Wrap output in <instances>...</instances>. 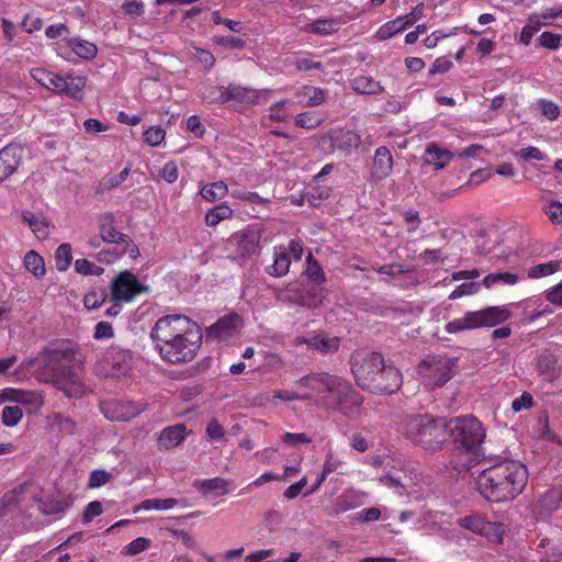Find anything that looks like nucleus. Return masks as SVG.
I'll return each instance as SVG.
<instances>
[{
  "label": "nucleus",
  "mask_w": 562,
  "mask_h": 562,
  "mask_svg": "<svg viewBox=\"0 0 562 562\" xmlns=\"http://www.w3.org/2000/svg\"><path fill=\"white\" fill-rule=\"evenodd\" d=\"M234 211L226 203H221L212 209H210L204 216V222L206 226L215 227L222 221L228 220L233 216Z\"/></svg>",
  "instance_id": "obj_37"
},
{
  "label": "nucleus",
  "mask_w": 562,
  "mask_h": 562,
  "mask_svg": "<svg viewBox=\"0 0 562 562\" xmlns=\"http://www.w3.org/2000/svg\"><path fill=\"white\" fill-rule=\"evenodd\" d=\"M331 188L328 184H323L321 181L312 179L304 191V199L311 205H317L318 201L329 198Z\"/></svg>",
  "instance_id": "obj_32"
},
{
  "label": "nucleus",
  "mask_w": 562,
  "mask_h": 562,
  "mask_svg": "<svg viewBox=\"0 0 562 562\" xmlns=\"http://www.w3.org/2000/svg\"><path fill=\"white\" fill-rule=\"evenodd\" d=\"M392 169L393 157L390 149L385 146L378 147L370 168L371 178L375 181H382L391 175Z\"/></svg>",
  "instance_id": "obj_21"
},
{
  "label": "nucleus",
  "mask_w": 562,
  "mask_h": 562,
  "mask_svg": "<svg viewBox=\"0 0 562 562\" xmlns=\"http://www.w3.org/2000/svg\"><path fill=\"white\" fill-rule=\"evenodd\" d=\"M200 194L205 201L213 203L228 194V186L222 180L206 183L201 188Z\"/></svg>",
  "instance_id": "obj_36"
},
{
  "label": "nucleus",
  "mask_w": 562,
  "mask_h": 562,
  "mask_svg": "<svg viewBox=\"0 0 562 562\" xmlns=\"http://www.w3.org/2000/svg\"><path fill=\"white\" fill-rule=\"evenodd\" d=\"M402 431L409 441L427 450L439 449L446 441L445 420L428 414L406 416L402 420Z\"/></svg>",
  "instance_id": "obj_5"
},
{
  "label": "nucleus",
  "mask_w": 562,
  "mask_h": 562,
  "mask_svg": "<svg viewBox=\"0 0 562 562\" xmlns=\"http://www.w3.org/2000/svg\"><path fill=\"white\" fill-rule=\"evenodd\" d=\"M380 484L393 490L398 495L409 494L417 484V474L401 470L396 473H386L379 479Z\"/></svg>",
  "instance_id": "obj_20"
},
{
  "label": "nucleus",
  "mask_w": 562,
  "mask_h": 562,
  "mask_svg": "<svg viewBox=\"0 0 562 562\" xmlns=\"http://www.w3.org/2000/svg\"><path fill=\"white\" fill-rule=\"evenodd\" d=\"M105 290H92L85 295L83 305L87 310H97L105 302Z\"/></svg>",
  "instance_id": "obj_55"
},
{
  "label": "nucleus",
  "mask_w": 562,
  "mask_h": 562,
  "mask_svg": "<svg viewBox=\"0 0 562 562\" xmlns=\"http://www.w3.org/2000/svg\"><path fill=\"white\" fill-rule=\"evenodd\" d=\"M510 310L505 306H490L479 311H468L461 317L454 318L445 325V330L458 335L467 330L485 327H495L512 317Z\"/></svg>",
  "instance_id": "obj_6"
},
{
  "label": "nucleus",
  "mask_w": 562,
  "mask_h": 562,
  "mask_svg": "<svg viewBox=\"0 0 562 562\" xmlns=\"http://www.w3.org/2000/svg\"><path fill=\"white\" fill-rule=\"evenodd\" d=\"M148 292V286L138 281L128 270L122 271L111 285L112 300L116 302H131L137 295Z\"/></svg>",
  "instance_id": "obj_13"
},
{
  "label": "nucleus",
  "mask_w": 562,
  "mask_h": 562,
  "mask_svg": "<svg viewBox=\"0 0 562 562\" xmlns=\"http://www.w3.org/2000/svg\"><path fill=\"white\" fill-rule=\"evenodd\" d=\"M295 98L303 106H316L325 101V92L317 87L304 86L295 92Z\"/></svg>",
  "instance_id": "obj_29"
},
{
  "label": "nucleus",
  "mask_w": 562,
  "mask_h": 562,
  "mask_svg": "<svg viewBox=\"0 0 562 562\" xmlns=\"http://www.w3.org/2000/svg\"><path fill=\"white\" fill-rule=\"evenodd\" d=\"M405 30L406 29L403 26L400 18L397 16L394 20L389 21V22L384 23L383 25H381L374 33V38L378 41H385Z\"/></svg>",
  "instance_id": "obj_44"
},
{
  "label": "nucleus",
  "mask_w": 562,
  "mask_h": 562,
  "mask_svg": "<svg viewBox=\"0 0 562 562\" xmlns=\"http://www.w3.org/2000/svg\"><path fill=\"white\" fill-rule=\"evenodd\" d=\"M150 337L160 357L173 364L191 361L202 340L198 324L180 314L158 318Z\"/></svg>",
  "instance_id": "obj_1"
},
{
  "label": "nucleus",
  "mask_w": 562,
  "mask_h": 562,
  "mask_svg": "<svg viewBox=\"0 0 562 562\" xmlns=\"http://www.w3.org/2000/svg\"><path fill=\"white\" fill-rule=\"evenodd\" d=\"M143 136L147 145L158 147L166 138V131L160 125H153L144 132Z\"/></svg>",
  "instance_id": "obj_52"
},
{
  "label": "nucleus",
  "mask_w": 562,
  "mask_h": 562,
  "mask_svg": "<svg viewBox=\"0 0 562 562\" xmlns=\"http://www.w3.org/2000/svg\"><path fill=\"white\" fill-rule=\"evenodd\" d=\"M345 464L344 460L335 454L333 451H328L325 456L323 471L325 474H330L338 471Z\"/></svg>",
  "instance_id": "obj_62"
},
{
  "label": "nucleus",
  "mask_w": 562,
  "mask_h": 562,
  "mask_svg": "<svg viewBox=\"0 0 562 562\" xmlns=\"http://www.w3.org/2000/svg\"><path fill=\"white\" fill-rule=\"evenodd\" d=\"M307 267L305 270L306 277L314 281L317 284H321L325 281V276L323 268L315 261L311 254H308L307 258Z\"/></svg>",
  "instance_id": "obj_56"
},
{
  "label": "nucleus",
  "mask_w": 562,
  "mask_h": 562,
  "mask_svg": "<svg viewBox=\"0 0 562 562\" xmlns=\"http://www.w3.org/2000/svg\"><path fill=\"white\" fill-rule=\"evenodd\" d=\"M100 237L104 243L123 244L128 237L115 227V218L112 213H104L99 217Z\"/></svg>",
  "instance_id": "obj_25"
},
{
  "label": "nucleus",
  "mask_w": 562,
  "mask_h": 562,
  "mask_svg": "<svg viewBox=\"0 0 562 562\" xmlns=\"http://www.w3.org/2000/svg\"><path fill=\"white\" fill-rule=\"evenodd\" d=\"M341 25L339 19H318L305 26V31L321 36H328L336 33Z\"/></svg>",
  "instance_id": "obj_30"
},
{
  "label": "nucleus",
  "mask_w": 562,
  "mask_h": 562,
  "mask_svg": "<svg viewBox=\"0 0 562 562\" xmlns=\"http://www.w3.org/2000/svg\"><path fill=\"white\" fill-rule=\"evenodd\" d=\"M202 99L209 103L225 102V88L212 85L203 86L200 89Z\"/></svg>",
  "instance_id": "obj_51"
},
{
  "label": "nucleus",
  "mask_w": 562,
  "mask_h": 562,
  "mask_svg": "<svg viewBox=\"0 0 562 562\" xmlns=\"http://www.w3.org/2000/svg\"><path fill=\"white\" fill-rule=\"evenodd\" d=\"M481 284L479 282H465L458 285L450 294L449 300H458L462 296L473 295L479 292Z\"/></svg>",
  "instance_id": "obj_57"
},
{
  "label": "nucleus",
  "mask_w": 562,
  "mask_h": 562,
  "mask_svg": "<svg viewBox=\"0 0 562 562\" xmlns=\"http://www.w3.org/2000/svg\"><path fill=\"white\" fill-rule=\"evenodd\" d=\"M5 403L23 407L27 414H32L44 405V398L37 391L5 387L0 391V404Z\"/></svg>",
  "instance_id": "obj_14"
},
{
  "label": "nucleus",
  "mask_w": 562,
  "mask_h": 562,
  "mask_svg": "<svg viewBox=\"0 0 562 562\" xmlns=\"http://www.w3.org/2000/svg\"><path fill=\"white\" fill-rule=\"evenodd\" d=\"M241 325L243 321L239 315H225L206 329V338L218 341H228L236 336Z\"/></svg>",
  "instance_id": "obj_19"
},
{
  "label": "nucleus",
  "mask_w": 562,
  "mask_h": 562,
  "mask_svg": "<svg viewBox=\"0 0 562 562\" xmlns=\"http://www.w3.org/2000/svg\"><path fill=\"white\" fill-rule=\"evenodd\" d=\"M452 157V153L448 149L430 144L426 148L424 160L425 164L434 166L436 169H442L449 165Z\"/></svg>",
  "instance_id": "obj_28"
},
{
  "label": "nucleus",
  "mask_w": 562,
  "mask_h": 562,
  "mask_svg": "<svg viewBox=\"0 0 562 562\" xmlns=\"http://www.w3.org/2000/svg\"><path fill=\"white\" fill-rule=\"evenodd\" d=\"M385 363L381 353L370 350H357L351 355L350 367L357 384L368 390L375 374Z\"/></svg>",
  "instance_id": "obj_11"
},
{
  "label": "nucleus",
  "mask_w": 562,
  "mask_h": 562,
  "mask_svg": "<svg viewBox=\"0 0 562 562\" xmlns=\"http://www.w3.org/2000/svg\"><path fill=\"white\" fill-rule=\"evenodd\" d=\"M150 540L146 537H138L131 541L124 549V552L128 555H136L144 552L150 547Z\"/></svg>",
  "instance_id": "obj_63"
},
{
  "label": "nucleus",
  "mask_w": 562,
  "mask_h": 562,
  "mask_svg": "<svg viewBox=\"0 0 562 562\" xmlns=\"http://www.w3.org/2000/svg\"><path fill=\"white\" fill-rule=\"evenodd\" d=\"M547 25H549V22L540 21L539 14H530L527 24L520 31L519 43L522 44L524 46L530 45L535 34L538 33L542 26Z\"/></svg>",
  "instance_id": "obj_35"
},
{
  "label": "nucleus",
  "mask_w": 562,
  "mask_h": 562,
  "mask_svg": "<svg viewBox=\"0 0 562 562\" xmlns=\"http://www.w3.org/2000/svg\"><path fill=\"white\" fill-rule=\"evenodd\" d=\"M561 268V263L558 260H550L543 263L531 266L527 269V277L529 279H540L549 277Z\"/></svg>",
  "instance_id": "obj_41"
},
{
  "label": "nucleus",
  "mask_w": 562,
  "mask_h": 562,
  "mask_svg": "<svg viewBox=\"0 0 562 562\" xmlns=\"http://www.w3.org/2000/svg\"><path fill=\"white\" fill-rule=\"evenodd\" d=\"M538 106L541 110V114L549 121H554L560 116V106L547 99H539L537 102Z\"/></svg>",
  "instance_id": "obj_58"
},
{
  "label": "nucleus",
  "mask_w": 562,
  "mask_h": 562,
  "mask_svg": "<svg viewBox=\"0 0 562 562\" xmlns=\"http://www.w3.org/2000/svg\"><path fill=\"white\" fill-rule=\"evenodd\" d=\"M352 89L362 94H375L382 91L379 81L368 76H358L352 81Z\"/></svg>",
  "instance_id": "obj_42"
},
{
  "label": "nucleus",
  "mask_w": 562,
  "mask_h": 562,
  "mask_svg": "<svg viewBox=\"0 0 562 562\" xmlns=\"http://www.w3.org/2000/svg\"><path fill=\"white\" fill-rule=\"evenodd\" d=\"M188 437V430L184 424H176L166 427L158 436V447L160 450H169L181 445Z\"/></svg>",
  "instance_id": "obj_24"
},
{
  "label": "nucleus",
  "mask_w": 562,
  "mask_h": 562,
  "mask_svg": "<svg viewBox=\"0 0 562 562\" xmlns=\"http://www.w3.org/2000/svg\"><path fill=\"white\" fill-rule=\"evenodd\" d=\"M23 418V409L18 405H7L2 409L1 422L7 427L16 426Z\"/></svg>",
  "instance_id": "obj_48"
},
{
  "label": "nucleus",
  "mask_w": 562,
  "mask_h": 562,
  "mask_svg": "<svg viewBox=\"0 0 562 562\" xmlns=\"http://www.w3.org/2000/svg\"><path fill=\"white\" fill-rule=\"evenodd\" d=\"M446 434L467 452H474L485 438V430L481 422L473 416H459L445 422Z\"/></svg>",
  "instance_id": "obj_7"
},
{
  "label": "nucleus",
  "mask_w": 562,
  "mask_h": 562,
  "mask_svg": "<svg viewBox=\"0 0 562 562\" xmlns=\"http://www.w3.org/2000/svg\"><path fill=\"white\" fill-rule=\"evenodd\" d=\"M562 499V491L560 488H551L540 498L536 515L538 519H546L550 516L560 505Z\"/></svg>",
  "instance_id": "obj_26"
},
{
  "label": "nucleus",
  "mask_w": 562,
  "mask_h": 562,
  "mask_svg": "<svg viewBox=\"0 0 562 562\" xmlns=\"http://www.w3.org/2000/svg\"><path fill=\"white\" fill-rule=\"evenodd\" d=\"M519 280L518 276L510 272L490 273L484 279L482 284L490 289L497 283L513 285Z\"/></svg>",
  "instance_id": "obj_47"
},
{
  "label": "nucleus",
  "mask_w": 562,
  "mask_h": 562,
  "mask_svg": "<svg viewBox=\"0 0 562 562\" xmlns=\"http://www.w3.org/2000/svg\"><path fill=\"white\" fill-rule=\"evenodd\" d=\"M323 117L314 111L303 112L295 116V124L302 128L313 130L319 126Z\"/></svg>",
  "instance_id": "obj_50"
},
{
  "label": "nucleus",
  "mask_w": 562,
  "mask_h": 562,
  "mask_svg": "<svg viewBox=\"0 0 562 562\" xmlns=\"http://www.w3.org/2000/svg\"><path fill=\"white\" fill-rule=\"evenodd\" d=\"M132 367V355L117 346L109 347L97 363V371L103 376L125 375Z\"/></svg>",
  "instance_id": "obj_12"
},
{
  "label": "nucleus",
  "mask_w": 562,
  "mask_h": 562,
  "mask_svg": "<svg viewBox=\"0 0 562 562\" xmlns=\"http://www.w3.org/2000/svg\"><path fill=\"white\" fill-rule=\"evenodd\" d=\"M561 41L562 36L560 34L552 33L549 31L541 33V35L538 38V43L541 47L551 50L558 49L561 45Z\"/></svg>",
  "instance_id": "obj_60"
},
{
  "label": "nucleus",
  "mask_w": 562,
  "mask_h": 562,
  "mask_svg": "<svg viewBox=\"0 0 562 562\" xmlns=\"http://www.w3.org/2000/svg\"><path fill=\"white\" fill-rule=\"evenodd\" d=\"M299 384L322 394V406L338 411L349 418L360 415L363 397L345 379L322 372L301 378Z\"/></svg>",
  "instance_id": "obj_3"
},
{
  "label": "nucleus",
  "mask_w": 562,
  "mask_h": 562,
  "mask_svg": "<svg viewBox=\"0 0 562 562\" xmlns=\"http://www.w3.org/2000/svg\"><path fill=\"white\" fill-rule=\"evenodd\" d=\"M262 229L248 226L235 232L226 240V250L234 261L245 263L255 259L261 251Z\"/></svg>",
  "instance_id": "obj_9"
},
{
  "label": "nucleus",
  "mask_w": 562,
  "mask_h": 562,
  "mask_svg": "<svg viewBox=\"0 0 562 562\" xmlns=\"http://www.w3.org/2000/svg\"><path fill=\"white\" fill-rule=\"evenodd\" d=\"M232 198L249 202L251 204H263L267 202L266 199L261 198L257 192L247 191L244 189H233L228 191Z\"/></svg>",
  "instance_id": "obj_59"
},
{
  "label": "nucleus",
  "mask_w": 562,
  "mask_h": 562,
  "mask_svg": "<svg viewBox=\"0 0 562 562\" xmlns=\"http://www.w3.org/2000/svg\"><path fill=\"white\" fill-rule=\"evenodd\" d=\"M225 93V101L236 100L239 102H252L257 98V91L235 85L226 87Z\"/></svg>",
  "instance_id": "obj_43"
},
{
  "label": "nucleus",
  "mask_w": 562,
  "mask_h": 562,
  "mask_svg": "<svg viewBox=\"0 0 562 562\" xmlns=\"http://www.w3.org/2000/svg\"><path fill=\"white\" fill-rule=\"evenodd\" d=\"M77 356L76 348L59 344L46 348L40 358L53 384L68 397H81L85 394V386L76 371Z\"/></svg>",
  "instance_id": "obj_4"
},
{
  "label": "nucleus",
  "mask_w": 562,
  "mask_h": 562,
  "mask_svg": "<svg viewBox=\"0 0 562 562\" xmlns=\"http://www.w3.org/2000/svg\"><path fill=\"white\" fill-rule=\"evenodd\" d=\"M55 50L65 60H71L74 56L90 60L98 54L95 44L81 37L63 38L55 44Z\"/></svg>",
  "instance_id": "obj_15"
},
{
  "label": "nucleus",
  "mask_w": 562,
  "mask_h": 562,
  "mask_svg": "<svg viewBox=\"0 0 562 562\" xmlns=\"http://www.w3.org/2000/svg\"><path fill=\"white\" fill-rule=\"evenodd\" d=\"M200 488L203 492H215L216 495H224L227 493V482L222 477L207 479L200 483Z\"/></svg>",
  "instance_id": "obj_53"
},
{
  "label": "nucleus",
  "mask_w": 562,
  "mask_h": 562,
  "mask_svg": "<svg viewBox=\"0 0 562 562\" xmlns=\"http://www.w3.org/2000/svg\"><path fill=\"white\" fill-rule=\"evenodd\" d=\"M21 217L37 239L44 240L50 234V223L42 212L24 210Z\"/></svg>",
  "instance_id": "obj_23"
},
{
  "label": "nucleus",
  "mask_w": 562,
  "mask_h": 562,
  "mask_svg": "<svg viewBox=\"0 0 562 562\" xmlns=\"http://www.w3.org/2000/svg\"><path fill=\"white\" fill-rule=\"evenodd\" d=\"M178 505V499L176 498H148L139 503L133 508V513H138L140 510H169Z\"/></svg>",
  "instance_id": "obj_40"
},
{
  "label": "nucleus",
  "mask_w": 562,
  "mask_h": 562,
  "mask_svg": "<svg viewBox=\"0 0 562 562\" xmlns=\"http://www.w3.org/2000/svg\"><path fill=\"white\" fill-rule=\"evenodd\" d=\"M543 212L553 225H562V202L551 200L543 206Z\"/></svg>",
  "instance_id": "obj_54"
},
{
  "label": "nucleus",
  "mask_w": 562,
  "mask_h": 562,
  "mask_svg": "<svg viewBox=\"0 0 562 562\" xmlns=\"http://www.w3.org/2000/svg\"><path fill=\"white\" fill-rule=\"evenodd\" d=\"M23 265L37 279L43 278L46 273L44 259L35 250H30L25 254Z\"/></svg>",
  "instance_id": "obj_38"
},
{
  "label": "nucleus",
  "mask_w": 562,
  "mask_h": 562,
  "mask_svg": "<svg viewBox=\"0 0 562 562\" xmlns=\"http://www.w3.org/2000/svg\"><path fill=\"white\" fill-rule=\"evenodd\" d=\"M75 271L81 276L100 277L104 273V269L88 259H77L74 263Z\"/></svg>",
  "instance_id": "obj_49"
},
{
  "label": "nucleus",
  "mask_w": 562,
  "mask_h": 562,
  "mask_svg": "<svg viewBox=\"0 0 562 562\" xmlns=\"http://www.w3.org/2000/svg\"><path fill=\"white\" fill-rule=\"evenodd\" d=\"M402 383L403 376L400 370L392 364L384 363L375 374L368 391L381 395L393 394L401 387Z\"/></svg>",
  "instance_id": "obj_16"
},
{
  "label": "nucleus",
  "mask_w": 562,
  "mask_h": 562,
  "mask_svg": "<svg viewBox=\"0 0 562 562\" xmlns=\"http://www.w3.org/2000/svg\"><path fill=\"white\" fill-rule=\"evenodd\" d=\"M458 361L456 357H426L417 368L422 383L428 389L442 386L453 376Z\"/></svg>",
  "instance_id": "obj_10"
},
{
  "label": "nucleus",
  "mask_w": 562,
  "mask_h": 562,
  "mask_svg": "<svg viewBox=\"0 0 562 562\" xmlns=\"http://www.w3.org/2000/svg\"><path fill=\"white\" fill-rule=\"evenodd\" d=\"M31 77L47 90L65 94L74 99L79 98L87 83V78L82 75L69 72L63 76L57 72L48 71L44 68L32 69Z\"/></svg>",
  "instance_id": "obj_8"
},
{
  "label": "nucleus",
  "mask_w": 562,
  "mask_h": 562,
  "mask_svg": "<svg viewBox=\"0 0 562 562\" xmlns=\"http://www.w3.org/2000/svg\"><path fill=\"white\" fill-rule=\"evenodd\" d=\"M331 139L334 146L345 151L356 149L361 142L360 136L350 130L336 132Z\"/></svg>",
  "instance_id": "obj_34"
},
{
  "label": "nucleus",
  "mask_w": 562,
  "mask_h": 562,
  "mask_svg": "<svg viewBox=\"0 0 562 562\" xmlns=\"http://www.w3.org/2000/svg\"><path fill=\"white\" fill-rule=\"evenodd\" d=\"M544 297L554 306L562 307V281L544 292Z\"/></svg>",
  "instance_id": "obj_64"
},
{
  "label": "nucleus",
  "mask_w": 562,
  "mask_h": 562,
  "mask_svg": "<svg viewBox=\"0 0 562 562\" xmlns=\"http://www.w3.org/2000/svg\"><path fill=\"white\" fill-rule=\"evenodd\" d=\"M538 369L543 379L548 381L557 379L560 372L558 360L552 355H541L538 360Z\"/></svg>",
  "instance_id": "obj_39"
},
{
  "label": "nucleus",
  "mask_w": 562,
  "mask_h": 562,
  "mask_svg": "<svg viewBox=\"0 0 562 562\" xmlns=\"http://www.w3.org/2000/svg\"><path fill=\"white\" fill-rule=\"evenodd\" d=\"M308 347L323 353H330L338 350L339 339L325 334H317L310 337Z\"/></svg>",
  "instance_id": "obj_33"
},
{
  "label": "nucleus",
  "mask_w": 562,
  "mask_h": 562,
  "mask_svg": "<svg viewBox=\"0 0 562 562\" xmlns=\"http://www.w3.org/2000/svg\"><path fill=\"white\" fill-rule=\"evenodd\" d=\"M100 408L104 417L112 422H127L139 415L144 407L134 402H122L116 400L103 401Z\"/></svg>",
  "instance_id": "obj_17"
},
{
  "label": "nucleus",
  "mask_w": 562,
  "mask_h": 562,
  "mask_svg": "<svg viewBox=\"0 0 562 562\" xmlns=\"http://www.w3.org/2000/svg\"><path fill=\"white\" fill-rule=\"evenodd\" d=\"M130 173H131V166L128 165L121 172H119L116 175L105 176L99 184V191L103 192V191H109L114 188H117L127 179Z\"/></svg>",
  "instance_id": "obj_46"
},
{
  "label": "nucleus",
  "mask_w": 562,
  "mask_h": 562,
  "mask_svg": "<svg viewBox=\"0 0 562 562\" xmlns=\"http://www.w3.org/2000/svg\"><path fill=\"white\" fill-rule=\"evenodd\" d=\"M20 161L21 148L19 146L9 145L0 150V182L18 169Z\"/></svg>",
  "instance_id": "obj_22"
},
{
  "label": "nucleus",
  "mask_w": 562,
  "mask_h": 562,
  "mask_svg": "<svg viewBox=\"0 0 562 562\" xmlns=\"http://www.w3.org/2000/svg\"><path fill=\"white\" fill-rule=\"evenodd\" d=\"M47 423L52 431L59 432L63 436L75 434L77 427L72 418L61 413H53L49 415Z\"/></svg>",
  "instance_id": "obj_31"
},
{
  "label": "nucleus",
  "mask_w": 562,
  "mask_h": 562,
  "mask_svg": "<svg viewBox=\"0 0 562 562\" xmlns=\"http://www.w3.org/2000/svg\"><path fill=\"white\" fill-rule=\"evenodd\" d=\"M72 261L71 246L68 243L59 245L55 251V265L56 269L60 272H65L69 269Z\"/></svg>",
  "instance_id": "obj_45"
},
{
  "label": "nucleus",
  "mask_w": 562,
  "mask_h": 562,
  "mask_svg": "<svg viewBox=\"0 0 562 562\" xmlns=\"http://www.w3.org/2000/svg\"><path fill=\"white\" fill-rule=\"evenodd\" d=\"M211 21L216 25L223 24L229 31L235 33H240L244 30V25L240 21L224 19L222 18L220 11H213L211 13Z\"/></svg>",
  "instance_id": "obj_61"
},
{
  "label": "nucleus",
  "mask_w": 562,
  "mask_h": 562,
  "mask_svg": "<svg viewBox=\"0 0 562 562\" xmlns=\"http://www.w3.org/2000/svg\"><path fill=\"white\" fill-rule=\"evenodd\" d=\"M291 265V258L288 254V249L284 246L274 248L273 262L266 268V272L274 278H281L289 272Z\"/></svg>",
  "instance_id": "obj_27"
},
{
  "label": "nucleus",
  "mask_w": 562,
  "mask_h": 562,
  "mask_svg": "<svg viewBox=\"0 0 562 562\" xmlns=\"http://www.w3.org/2000/svg\"><path fill=\"white\" fill-rule=\"evenodd\" d=\"M457 524L474 533L495 540H499L504 532L502 524L488 521L479 515L461 517L457 520Z\"/></svg>",
  "instance_id": "obj_18"
},
{
  "label": "nucleus",
  "mask_w": 562,
  "mask_h": 562,
  "mask_svg": "<svg viewBox=\"0 0 562 562\" xmlns=\"http://www.w3.org/2000/svg\"><path fill=\"white\" fill-rule=\"evenodd\" d=\"M528 475V470L521 462L503 460L476 475V490L482 497L492 503L513 501L522 493Z\"/></svg>",
  "instance_id": "obj_2"
}]
</instances>
